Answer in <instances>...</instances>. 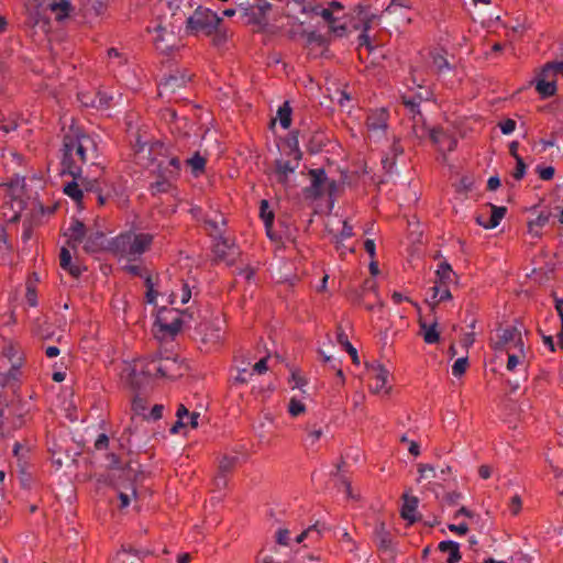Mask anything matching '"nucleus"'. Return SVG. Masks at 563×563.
Segmentation results:
<instances>
[{"mask_svg":"<svg viewBox=\"0 0 563 563\" xmlns=\"http://www.w3.org/2000/svg\"><path fill=\"white\" fill-rule=\"evenodd\" d=\"M62 152V174L78 176L84 164H95L97 144L90 135L71 126L64 135Z\"/></svg>","mask_w":563,"mask_h":563,"instance_id":"1","label":"nucleus"},{"mask_svg":"<svg viewBox=\"0 0 563 563\" xmlns=\"http://www.w3.org/2000/svg\"><path fill=\"white\" fill-rule=\"evenodd\" d=\"M154 374L161 377H176L181 375L180 364L176 356L162 354L153 355L150 360L136 361L126 364L122 371V378L132 389H139L145 378Z\"/></svg>","mask_w":563,"mask_h":563,"instance_id":"2","label":"nucleus"},{"mask_svg":"<svg viewBox=\"0 0 563 563\" xmlns=\"http://www.w3.org/2000/svg\"><path fill=\"white\" fill-rule=\"evenodd\" d=\"M152 241V234L128 231L115 236L110 244V249L117 255L132 262L146 252Z\"/></svg>","mask_w":563,"mask_h":563,"instance_id":"3","label":"nucleus"},{"mask_svg":"<svg viewBox=\"0 0 563 563\" xmlns=\"http://www.w3.org/2000/svg\"><path fill=\"white\" fill-rule=\"evenodd\" d=\"M222 19L212 10L198 5L196 10L186 18V32L191 35L203 34L210 36Z\"/></svg>","mask_w":563,"mask_h":563,"instance_id":"4","label":"nucleus"},{"mask_svg":"<svg viewBox=\"0 0 563 563\" xmlns=\"http://www.w3.org/2000/svg\"><path fill=\"white\" fill-rule=\"evenodd\" d=\"M558 76L563 77V55L561 59L544 64L538 75L536 90L542 98H549L555 95Z\"/></svg>","mask_w":563,"mask_h":563,"instance_id":"5","label":"nucleus"},{"mask_svg":"<svg viewBox=\"0 0 563 563\" xmlns=\"http://www.w3.org/2000/svg\"><path fill=\"white\" fill-rule=\"evenodd\" d=\"M309 177L311 185L306 188L308 197L319 198L325 194L332 195L336 190L335 180L329 179L322 168L310 169Z\"/></svg>","mask_w":563,"mask_h":563,"instance_id":"6","label":"nucleus"},{"mask_svg":"<svg viewBox=\"0 0 563 563\" xmlns=\"http://www.w3.org/2000/svg\"><path fill=\"white\" fill-rule=\"evenodd\" d=\"M412 8L411 0H390V3L383 11L382 16H393V22L395 24H409L411 23V18L406 14L408 10Z\"/></svg>","mask_w":563,"mask_h":563,"instance_id":"7","label":"nucleus"},{"mask_svg":"<svg viewBox=\"0 0 563 563\" xmlns=\"http://www.w3.org/2000/svg\"><path fill=\"white\" fill-rule=\"evenodd\" d=\"M387 121L388 112L385 109L372 112L366 121L369 137L374 140L382 139L387 129Z\"/></svg>","mask_w":563,"mask_h":563,"instance_id":"8","label":"nucleus"},{"mask_svg":"<svg viewBox=\"0 0 563 563\" xmlns=\"http://www.w3.org/2000/svg\"><path fill=\"white\" fill-rule=\"evenodd\" d=\"M508 345L514 346L519 350L520 353H523V342L521 338V332L516 327H510L500 330L499 339L495 342V349L501 350L507 347Z\"/></svg>","mask_w":563,"mask_h":563,"instance_id":"9","label":"nucleus"},{"mask_svg":"<svg viewBox=\"0 0 563 563\" xmlns=\"http://www.w3.org/2000/svg\"><path fill=\"white\" fill-rule=\"evenodd\" d=\"M191 76L186 71L177 70L166 77L163 81L159 82L158 89L159 95L174 93L178 89L186 86V84L190 80Z\"/></svg>","mask_w":563,"mask_h":563,"instance_id":"10","label":"nucleus"},{"mask_svg":"<svg viewBox=\"0 0 563 563\" xmlns=\"http://www.w3.org/2000/svg\"><path fill=\"white\" fill-rule=\"evenodd\" d=\"M367 368L372 377L375 379V384H372L369 389L374 394H379L382 391L388 393L389 388L386 387L389 376L388 369L379 363L369 364L367 365Z\"/></svg>","mask_w":563,"mask_h":563,"instance_id":"11","label":"nucleus"},{"mask_svg":"<svg viewBox=\"0 0 563 563\" xmlns=\"http://www.w3.org/2000/svg\"><path fill=\"white\" fill-rule=\"evenodd\" d=\"M213 253L218 260L232 264L239 254L233 243H230L223 235L214 238Z\"/></svg>","mask_w":563,"mask_h":563,"instance_id":"12","label":"nucleus"},{"mask_svg":"<svg viewBox=\"0 0 563 563\" xmlns=\"http://www.w3.org/2000/svg\"><path fill=\"white\" fill-rule=\"evenodd\" d=\"M300 161H284L277 159L275 162V170L274 175L276 180L283 186H287L289 181V176L295 173V170L299 167Z\"/></svg>","mask_w":563,"mask_h":563,"instance_id":"13","label":"nucleus"},{"mask_svg":"<svg viewBox=\"0 0 563 563\" xmlns=\"http://www.w3.org/2000/svg\"><path fill=\"white\" fill-rule=\"evenodd\" d=\"M404 104L412 114L413 133L417 137L424 136L423 119L419 109V102L415 98H404Z\"/></svg>","mask_w":563,"mask_h":563,"instance_id":"14","label":"nucleus"},{"mask_svg":"<svg viewBox=\"0 0 563 563\" xmlns=\"http://www.w3.org/2000/svg\"><path fill=\"white\" fill-rule=\"evenodd\" d=\"M489 207L492 210L490 216L486 218L484 214H479L476 218V222L485 229H495L505 217L507 209L506 207H498L492 203Z\"/></svg>","mask_w":563,"mask_h":563,"instance_id":"15","label":"nucleus"},{"mask_svg":"<svg viewBox=\"0 0 563 563\" xmlns=\"http://www.w3.org/2000/svg\"><path fill=\"white\" fill-rule=\"evenodd\" d=\"M47 9L54 14L55 20L58 22L66 20L75 11V7L70 0H51L47 4Z\"/></svg>","mask_w":563,"mask_h":563,"instance_id":"16","label":"nucleus"},{"mask_svg":"<svg viewBox=\"0 0 563 563\" xmlns=\"http://www.w3.org/2000/svg\"><path fill=\"white\" fill-rule=\"evenodd\" d=\"M66 235L68 236V243L71 247H76L78 244L82 243L86 236V227L82 222L78 220H73Z\"/></svg>","mask_w":563,"mask_h":563,"instance_id":"17","label":"nucleus"},{"mask_svg":"<svg viewBox=\"0 0 563 563\" xmlns=\"http://www.w3.org/2000/svg\"><path fill=\"white\" fill-rule=\"evenodd\" d=\"M200 333L202 335V341L206 343L220 342L222 339V334H223L221 321L217 320L214 322H211L210 324L203 325V328H201V330H200Z\"/></svg>","mask_w":563,"mask_h":563,"instance_id":"18","label":"nucleus"},{"mask_svg":"<svg viewBox=\"0 0 563 563\" xmlns=\"http://www.w3.org/2000/svg\"><path fill=\"white\" fill-rule=\"evenodd\" d=\"M404 505L401 508V517L409 522H415L417 520V508L419 500L415 496H409L408 494L404 495Z\"/></svg>","mask_w":563,"mask_h":563,"instance_id":"19","label":"nucleus"},{"mask_svg":"<svg viewBox=\"0 0 563 563\" xmlns=\"http://www.w3.org/2000/svg\"><path fill=\"white\" fill-rule=\"evenodd\" d=\"M59 265L63 269L67 271L74 277H78L81 274V268L78 264L73 263L71 254L68 249L62 247L59 253Z\"/></svg>","mask_w":563,"mask_h":563,"instance_id":"20","label":"nucleus"},{"mask_svg":"<svg viewBox=\"0 0 563 563\" xmlns=\"http://www.w3.org/2000/svg\"><path fill=\"white\" fill-rule=\"evenodd\" d=\"M73 180L64 185V194L71 198L75 202L80 203L84 198V191L78 176H71Z\"/></svg>","mask_w":563,"mask_h":563,"instance_id":"21","label":"nucleus"},{"mask_svg":"<svg viewBox=\"0 0 563 563\" xmlns=\"http://www.w3.org/2000/svg\"><path fill=\"white\" fill-rule=\"evenodd\" d=\"M441 552H448V563H457L461 560L460 545L457 542L446 540L438 545Z\"/></svg>","mask_w":563,"mask_h":563,"instance_id":"22","label":"nucleus"},{"mask_svg":"<svg viewBox=\"0 0 563 563\" xmlns=\"http://www.w3.org/2000/svg\"><path fill=\"white\" fill-rule=\"evenodd\" d=\"M104 235L101 232H93L88 236H85L84 249L87 253H96L102 249Z\"/></svg>","mask_w":563,"mask_h":563,"instance_id":"23","label":"nucleus"},{"mask_svg":"<svg viewBox=\"0 0 563 563\" xmlns=\"http://www.w3.org/2000/svg\"><path fill=\"white\" fill-rule=\"evenodd\" d=\"M205 223L213 239L223 235L225 219L222 214H216L214 218H208L206 219Z\"/></svg>","mask_w":563,"mask_h":563,"instance_id":"24","label":"nucleus"},{"mask_svg":"<svg viewBox=\"0 0 563 563\" xmlns=\"http://www.w3.org/2000/svg\"><path fill=\"white\" fill-rule=\"evenodd\" d=\"M164 312H167L166 309L162 310L157 317V323L159 324L161 329L170 334L175 335L180 331L181 328V321L179 318H174L169 323L165 322L166 318L164 317Z\"/></svg>","mask_w":563,"mask_h":563,"instance_id":"25","label":"nucleus"},{"mask_svg":"<svg viewBox=\"0 0 563 563\" xmlns=\"http://www.w3.org/2000/svg\"><path fill=\"white\" fill-rule=\"evenodd\" d=\"M285 147L288 156H294L295 161H300L302 153L299 148V132H292L286 140Z\"/></svg>","mask_w":563,"mask_h":563,"instance_id":"26","label":"nucleus"},{"mask_svg":"<svg viewBox=\"0 0 563 563\" xmlns=\"http://www.w3.org/2000/svg\"><path fill=\"white\" fill-rule=\"evenodd\" d=\"M420 329L423 340L428 344H434L440 340V333L437 330V322L428 325L427 322L420 321Z\"/></svg>","mask_w":563,"mask_h":563,"instance_id":"27","label":"nucleus"},{"mask_svg":"<svg viewBox=\"0 0 563 563\" xmlns=\"http://www.w3.org/2000/svg\"><path fill=\"white\" fill-rule=\"evenodd\" d=\"M114 95L106 91H99L93 99H91V107L97 109H108L114 104Z\"/></svg>","mask_w":563,"mask_h":563,"instance_id":"28","label":"nucleus"},{"mask_svg":"<svg viewBox=\"0 0 563 563\" xmlns=\"http://www.w3.org/2000/svg\"><path fill=\"white\" fill-rule=\"evenodd\" d=\"M431 68L438 74H443L450 70L452 67L443 54L433 52L431 53Z\"/></svg>","mask_w":563,"mask_h":563,"instance_id":"29","label":"nucleus"},{"mask_svg":"<svg viewBox=\"0 0 563 563\" xmlns=\"http://www.w3.org/2000/svg\"><path fill=\"white\" fill-rule=\"evenodd\" d=\"M375 541L379 549L387 550L390 548L391 539L389 532L386 530L384 523H379L376 526L375 531Z\"/></svg>","mask_w":563,"mask_h":563,"instance_id":"30","label":"nucleus"},{"mask_svg":"<svg viewBox=\"0 0 563 563\" xmlns=\"http://www.w3.org/2000/svg\"><path fill=\"white\" fill-rule=\"evenodd\" d=\"M260 217L264 221L265 228L267 230V234L271 239L273 235L271 234V227L274 222V212L269 208V203L267 200H262L260 206Z\"/></svg>","mask_w":563,"mask_h":563,"instance_id":"31","label":"nucleus"},{"mask_svg":"<svg viewBox=\"0 0 563 563\" xmlns=\"http://www.w3.org/2000/svg\"><path fill=\"white\" fill-rule=\"evenodd\" d=\"M338 342L344 347V350L349 353V355L352 357L354 363H358V356L356 349L350 343L349 338L346 333L342 330L341 327L338 328L336 333Z\"/></svg>","mask_w":563,"mask_h":563,"instance_id":"32","label":"nucleus"},{"mask_svg":"<svg viewBox=\"0 0 563 563\" xmlns=\"http://www.w3.org/2000/svg\"><path fill=\"white\" fill-rule=\"evenodd\" d=\"M191 298V287L188 283H183L180 289L178 291H172L170 294V303H176L177 299L181 305H185Z\"/></svg>","mask_w":563,"mask_h":563,"instance_id":"33","label":"nucleus"},{"mask_svg":"<svg viewBox=\"0 0 563 563\" xmlns=\"http://www.w3.org/2000/svg\"><path fill=\"white\" fill-rule=\"evenodd\" d=\"M432 291L431 299L438 303L444 300H448L452 297L451 291L446 288L445 284L434 285L430 288Z\"/></svg>","mask_w":563,"mask_h":563,"instance_id":"34","label":"nucleus"},{"mask_svg":"<svg viewBox=\"0 0 563 563\" xmlns=\"http://www.w3.org/2000/svg\"><path fill=\"white\" fill-rule=\"evenodd\" d=\"M303 11H311L316 15L322 16L329 25L334 23L335 19L333 18V11L330 8H322L321 5H311V7H303Z\"/></svg>","mask_w":563,"mask_h":563,"instance_id":"35","label":"nucleus"},{"mask_svg":"<svg viewBox=\"0 0 563 563\" xmlns=\"http://www.w3.org/2000/svg\"><path fill=\"white\" fill-rule=\"evenodd\" d=\"M324 528V523H320L319 521H317L314 525L308 527L305 531H302L296 538V542L301 543L306 538L311 537L312 534H316V538H318L322 533Z\"/></svg>","mask_w":563,"mask_h":563,"instance_id":"36","label":"nucleus"},{"mask_svg":"<svg viewBox=\"0 0 563 563\" xmlns=\"http://www.w3.org/2000/svg\"><path fill=\"white\" fill-rule=\"evenodd\" d=\"M82 188L84 192L89 194H96L99 192L100 184L97 178H89V177H82L80 175V178H78Z\"/></svg>","mask_w":563,"mask_h":563,"instance_id":"37","label":"nucleus"},{"mask_svg":"<svg viewBox=\"0 0 563 563\" xmlns=\"http://www.w3.org/2000/svg\"><path fill=\"white\" fill-rule=\"evenodd\" d=\"M238 456L223 455L219 461V473L228 475L235 466Z\"/></svg>","mask_w":563,"mask_h":563,"instance_id":"38","label":"nucleus"},{"mask_svg":"<svg viewBox=\"0 0 563 563\" xmlns=\"http://www.w3.org/2000/svg\"><path fill=\"white\" fill-rule=\"evenodd\" d=\"M277 115L280 122V125L284 129H288L291 124V108L289 107L288 102H285L283 106L279 107L277 111Z\"/></svg>","mask_w":563,"mask_h":563,"instance_id":"39","label":"nucleus"},{"mask_svg":"<svg viewBox=\"0 0 563 563\" xmlns=\"http://www.w3.org/2000/svg\"><path fill=\"white\" fill-rule=\"evenodd\" d=\"M173 187V183L167 178H158L151 185V191L153 195L168 192Z\"/></svg>","mask_w":563,"mask_h":563,"instance_id":"40","label":"nucleus"},{"mask_svg":"<svg viewBox=\"0 0 563 563\" xmlns=\"http://www.w3.org/2000/svg\"><path fill=\"white\" fill-rule=\"evenodd\" d=\"M187 163L195 175L201 173L206 166V159L199 153H196Z\"/></svg>","mask_w":563,"mask_h":563,"instance_id":"41","label":"nucleus"},{"mask_svg":"<svg viewBox=\"0 0 563 563\" xmlns=\"http://www.w3.org/2000/svg\"><path fill=\"white\" fill-rule=\"evenodd\" d=\"M452 275H453V271H452L451 265L448 263H441L437 271V276L439 278V282L441 284H446L448 282L451 280Z\"/></svg>","mask_w":563,"mask_h":563,"instance_id":"42","label":"nucleus"},{"mask_svg":"<svg viewBox=\"0 0 563 563\" xmlns=\"http://www.w3.org/2000/svg\"><path fill=\"white\" fill-rule=\"evenodd\" d=\"M184 415H188V409L184 405H179L176 416L177 421L176 423L170 428L172 433H178L179 429L187 426V422L184 420Z\"/></svg>","mask_w":563,"mask_h":563,"instance_id":"43","label":"nucleus"},{"mask_svg":"<svg viewBox=\"0 0 563 563\" xmlns=\"http://www.w3.org/2000/svg\"><path fill=\"white\" fill-rule=\"evenodd\" d=\"M210 36H212V43L217 47L222 46L228 41L227 30L222 27L221 23Z\"/></svg>","mask_w":563,"mask_h":563,"instance_id":"44","label":"nucleus"},{"mask_svg":"<svg viewBox=\"0 0 563 563\" xmlns=\"http://www.w3.org/2000/svg\"><path fill=\"white\" fill-rule=\"evenodd\" d=\"M168 7L173 15L183 12V14L187 16V12L184 11V8H190V2L189 0H169Z\"/></svg>","mask_w":563,"mask_h":563,"instance_id":"45","label":"nucleus"},{"mask_svg":"<svg viewBox=\"0 0 563 563\" xmlns=\"http://www.w3.org/2000/svg\"><path fill=\"white\" fill-rule=\"evenodd\" d=\"M165 164V162H161L157 166V177L158 178H167L172 183L176 179L178 174H174V170Z\"/></svg>","mask_w":563,"mask_h":563,"instance_id":"46","label":"nucleus"},{"mask_svg":"<svg viewBox=\"0 0 563 563\" xmlns=\"http://www.w3.org/2000/svg\"><path fill=\"white\" fill-rule=\"evenodd\" d=\"M418 472L420 474V479H422V478L429 479V478L438 477V472L430 464H419Z\"/></svg>","mask_w":563,"mask_h":563,"instance_id":"47","label":"nucleus"},{"mask_svg":"<svg viewBox=\"0 0 563 563\" xmlns=\"http://www.w3.org/2000/svg\"><path fill=\"white\" fill-rule=\"evenodd\" d=\"M467 365H468L467 357L457 358L452 366L453 376L459 377V376L463 375L467 368Z\"/></svg>","mask_w":563,"mask_h":563,"instance_id":"48","label":"nucleus"},{"mask_svg":"<svg viewBox=\"0 0 563 563\" xmlns=\"http://www.w3.org/2000/svg\"><path fill=\"white\" fill-rule=\"evenodd\" d=\"M527 165L523 162V158L519 155H516V169L512 173V176L516 180H520L523 178L526 174Z\"/></svg>","mask_w":563,"mask_h":563,"instance_id":"49","label":"nucleus"},{"mask_svg":"<svg viewBox=\"0 0 563 563\" xmlns=\"http://www.w3.org/2000/svg\"><path fill=\"white\" fill-rule=\"evenodd\" d=\"M429 137L434 144H441L444 140H446V133L440 128H433L429 130Z\"/></svg>","mask_w":563,"mask_h":563,"instance_id":"50","label":"nucleus"},{"mask_svg":"<svg viewBox=\"0 0 563 563\" xmlns=\"http://www.w3.org/2000/svg\"><path fill=\"white\" fill-rule=\"evenodd\" d=\"M550 219V214L540 213L534 220L529 221V232H532V228H542L544 227Z\"/></svg>","mask_w":563,"mask_h":563,"instance_id":"51","label":"nucleus"},{"mask_svg":"<svg viewBox=\"0 0 563 563\" xmlns=\"http://www.w3.org/2000/svg\"><path fill=\"white\" fill-rule=\"evenodd\" d=\"M305 409V405L301 401L295 398L290 399L288 410L291 416L297 417L302 413Z\"/></svg>","mask_w":563,"mask_h":563,"instance_id":"52","label":"nucleus"},{"mask_svg":"<svg viewBox=\"0 0 563 563\" xmlns=\"http://www.w3.org/2000/svg\"><path fill=\"white\" fill-rule=\"evenodd\" d=\"M537 173L542 180H551L555 174V169L552 166H537Z\"/></svg>","mask_w":563,"mask_h":563,"instance_id":"53","label":"nucleus"},{"mask_svg":"<svg viewBox=\"0 0 563 563\" xmlns=\"http://www.w3.org/2000/svg\"><path fill=\"white\" fill-rule=\"evenodd\" d=\"M411 78L412 82L416 84L418 87H422L423 82L426 81L424 73L419 67L412 68Z\"/></svg>","mask_w":563,"mask_h":563,"instance_id":"54","label":"nucleus"},{"mask_svg":"<svg viewBox=\"0 0 563 563\" xmlns=\"http://www.w3.org/2000/svg\"><path fill=\"white\" fill-rule=\"evenodd\" d=\"M499 128L503 134L509 135L516 130V121L512 119H507L499 123Z\"/></svg>","mask_w":563,"mask_h":563,"instance_id":"55","label":"nucleus"},{"mask_svg":"<svg viewBox=\"0 0 563 563\" xmlns=\"http://www.w3.org/2000/svg\"><path fill=\"white\" fill-rule=\"evenodd\" d=\"M353 235V228L347 223V221H343V227L340 232V235L336 238V243L339 244L342 240L350 239Z\"/></svg>","mask_w":563,"mask_h":563,"instance_id":"56","label":"nucleus"},{"mask_svg":"<svg viewBox=\"0 0 563 563\" xmlns=\"http://www.w3.org/2000/svg\"><path fill=\"white\" fill-rule=\"evenodd\" d=\"M462 497H463L462 494L459 493V492H450V493L445 494L444 501L449 506H455V505H457L460 503Z\"/></svg>","mask_w":563,"mask_h":563,"instance_id":"57","label":"nucleus"},{"mask_svg":"<svg viewBox=\"0 0 563 563\" xmlns=\"http://www.w3.org/2000/svg\"><path fill=\"white\" fill-rule=\"evenodd\" d=\"M132 409L136 415H143V411L145 410L144 400L139 396L134 397L132 402Z\"/></svg>","mask_w":563,"mask_h":563,"instance_id":"58","label":"nucleus"},{"mask_svg":"<svg viewBox=\"0 0 563 563\" xmlns=\"http://www.w3.org/2000/svg\"><path fill=\"white\" fill-rule=\"evenodd\" d=\"M290 531L288 529H280L277 532L276 540L282 545H288Z\"/></svg>","mask_w":563,"mask_h":563,"instance_id":"59","label":"nucleus"},{"mask_svg":"<svg viewBox=\"0 0 563 563\" xmlns=\"http://www.w3.org/2000/svg\"><path fill=\"white\" fill-rule=\"evenodd\" d=\"M448 528L450 531L455 532L460 536H463L468 531V527L465 522H461L459 525L450 523Z\"/></svg>","mask_w":563,"mask_h":563,"instance_id":"60","label":"nucleus"},{"mask_svg":"<svg viewBox=\"0 0 563 563\" xmlns=\"http://www.w3.org/2000/svg\"><path fill=\"white\" fill-rule=\"evenodd\" d=\"M521 505L522 503L520 496L515 495L510 500L509 508L514 515H517L521 509Z\"/></svg>","mask_w":563,"mask_h":563,"instance_id":"61","label":"nucleus"},{"mask_svg":"<svg viewBox=\"0 0 563 563\" xmlns=\"http://www.w3.org/2000/svg\"><path fill=\"white\" fill-rule=\"evenodd\" d=\"M199 417H200V413H198V412L190 413L188 411V415H184V420L187 422V424H190L191 428H197Z\"/></svg>","mask_w":563,"mask_h":563,"instance_id":"62","label":"nucleus"},{"mask_svg":"<svg viewBox=\"0 0 563 563\" xmlns=\"http://www.w3.org/2000/svg\"><path fill=\"white\" fill-rule=\"evenodd\" d=\"M108 466L110 468H120L121 467V461L120 457L114 453H109L107 455Z\"/></svg>","mask_w":563,"mask_h":563,"instance_id":"63","label":"nucleus"},{"mask_svg":"<svg viewBox=\"0 0 563 563\" xmlns=\"http://www.w3.org/2000/svg\"><path fill=\"white\" fill-rule=\"evenodd\" d=\"M108 444H109V438H108V435H107V434H104V433H101V434L97 438V440H96V442H95V448H96L97 450H103V449H106V448L108 446Z\"/></svg>","mask_w":563,"mask_h":563,"instance_id":"64","label":"nucleus"}]
</instances>
